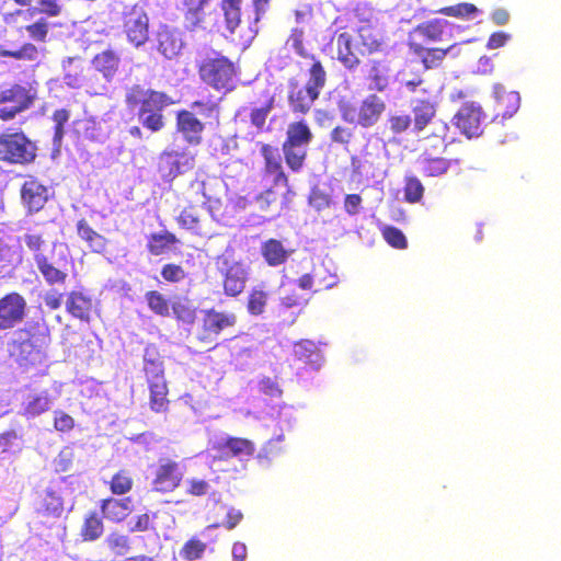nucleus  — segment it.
Returning a JSON list of instances; mask_svg holds the SVG:
<instances>
[{"label": "nucleus", "instance_id": "nucleus-27", "mask_svg": "<svg viewBox=\"0 0 561 561\" xmlns=\"http://www.w3.org/2000/svg\"><path fill=\"white\" fill-rule=\"evenodd\" d=\"M408 46L413 54L421 57L425 69L440 66L446 55L455 47V45H449L447 48H425L422 42L414 38L408 39Z\"/></svg>", "mask_w": 561, "mask_h": 561}, {"label": "nucleus", "instance_id": "nucleus-7", "mask_svg": "<svg viewBox=\"0 0 561 561\" xmlns=\"http://www.w3.org/2000/svg\"><path fill=\"white\" fill-rule=\"evenodd\" d=\"M123 32L127 41L135 47H140L149 39V18L139 4L126 8L122 14Z\"/></svg>", "mask_w": 561, "mask_h": 561}, {"label": "nucleus", "instance_id": "nucleus-14", "mask_svg": "<svg viewBox=\"0 0 561 561\" xmlns=\"http://www.w3.org/2000/svg\"><path fill=\"white\" fill-rule=\"evenodd\" d=\"M175 128L188 145L199 146L203 142L205 123H203L194 112L188 110L178 111Z\"/></svg>", "mask_w": 561, "mask_h": 561}, {"label": "nucleus", "instance_id": "nucleus-9", "mask_svg": "<svg viewBox=\"0 0 561 561\" xmlns=\"http://www.w3.org/2000/svg\"><path fill=\"white\" fill-rule=\"evenodd\" d=\"M195 167V154L188 150L165 149L159 156L158 170L168 181Z\"/></svg>", "mask_w": 561, "mask_h": 561}, {"label": "nucleus", "instance_id": "nucleus-12", "mask_svg": "<svg viewBox=\"0 0 561 561\" xmlns=\"http://www.w3.org/2000/svg\"><path fill=\"white\" fill-rule=\"evenodd\" d=\"M27 304L18 291H11L0 298V330H9L21 323L26 314Z\"/></svg>", "mask_w": 561, "mask_h": 561}, {"label": "nucleus", "instance_id": "nucleus-4", "mask_svg": "<svg viewBox=\"0 0 561 561\" xmlns=\"http://www.w3.org/2000/svg\"><path fill=\"white\" fill-rule=\"evenodd\" d=\"M199 79L208 87L224 94L237 87L238 68L236 64L218 51L203 58L197 65Z\"/></svg>", "mask_w": 561, "mask_h": 561}, {"label": "nucleus", "instance_id": "nucleus-41", "mask_svg": "<svg viewBox=\"0 0 561 561\" xmlns=\"http://www.w3.org/2000/svg\"><path fill=\"white\" fill-rule=\"evenodd\" d=\"M64 511V501L56 491L46 489L41 495L36 512L43 516L58 517Z\"/></svg>", "mask_w": 561, "mask_h": 561}, {"label": "nucleus", "instance_id": "nucleus-56", "mask_svg": "<svg viewBox=\"0 0 561 561\" xmlns=\"http://www.w3.org/2000/svg\"><path fill=\"white\" fill-rule=\"evenodd\" d=\"M70 118V111L67 108L55 110L51 119L54 122V137L53 141L55 145H60L65 136V125Z\"/></svg>", "mask_w": 561, "mask_h": 561}, {"label": "nucleus", "instance_id": "nucleus-61", "mask_svg": "<svg viewBox=\"0 0 561 561\" xmlns=\"http://www.w3.org/2000/svg\"><path fill=\"white\" fill-rule=\"evenodd\" d=\"M30 38L38 43H45L49 33V23L45 18H39L37 21L25 26Z\"/></svg>", "mask_w": 561, "mask_h": 561}, {"label": "nucleus", "instance_id": "nucleus-45", "mask_svg": "<svg viewBox=\"0 0 561 561\" xmlns=\"http://www.w3.org/2000/svg\"><path fill=\"white\" fill-rule=\"evenodd\" d=\"M51 398L47 391L28 394L23 402V415L35 417L50 409Z\"/></svg>", "mask_w": 561, "mask_h": 561}, {"label": "nucleus", "instance_id": "nucleus-32", "mask_svg": "<svg viewBox=\"0 0 561 561\" xmlns=\"http://www.w3.org/2000/svg\"><path fill=\"white\" fill-rule=\"evenodd\" d=\"M179 242L180 240L173 232L161 230L148 236L146 249L152 256H160L168 253Z\"/></svg>", "mask_w": 561, "mask_h": 561}, {"label": "nucleus", "instance_id": "nucleus-35", "mask_svg": "<svg viewBox=\"0 0 561 561\" xmlns=\"http://www.w3.org/2000/svg\"><path fill=\"white\" fill-rule=\"evenodd\" d=\"M494 94L496 99V116L503 119L512 117L519 108V94L515 91H506L501 87H495Z\"/></svg>", "mask_w": 561, "mask_h": 561}, {"label": "nucleus", "instance_id": "nucleus-60", "mask_svg": "<svg viewBox=\"0 0 561 561\" xmlns=\"http://www.w3.org/2000/svg\"><path fill=\"white\" fill-rule=\"evenodd\" d=\"M161 277L172 284L181 283L187 277V273L181 264L167 263L160 271Z\"/></svg>", "mask_w": 561, "mask_h": 561}, {"label": "nucleus", "instance_id": "nucleus-53", "mask_svg": "<svg viewBox=\"0 0 561 561\" xmlns=\"http://www.w3.org/2000/svg\"><path fill=\"white\" fill-rule=\"evenodd\" d=\"M105 543L108 550L114 556H125L130 550V539L128 536L119 534V533H111L106 539Z\"/></svg>", "mask_w": 561, "mask_h": 561}, {"label": "nucleus", "instance_id": "nucleus-8", "mask_svg": "<svg viewBox=\"0 0 561 561\" xmlns=\"http://www.w3.org/2000/svg\"><path fill=\"white\" fill-rule=\"evenodd\" d=\"M183 478L184 468L179 461L168 457L160 458L153 470L151 486L157 493H171L181 485Z\"/></svg>", "mask_w": 561, "mask_h": 561}, {"label": "nucleus", "instance_id": "nucleus-28", "mask_svg": "<svg viewBox=\"0 0 561 561\" xmlns=\"http://www.w3.org/2000/svg\"><path fill=\"white\" fill-rule=\"evenodd\" d=\"M449 23L446 20L433 19L420 23L410 33L409 38L422 39L423 42H440L444 39Z\"/></svg>", "mask_w": 561, "mask_h": 561}, {"label": "nucleus", "instance_id": "nucleus-37", "mask_svg": "<svg viewBox=\"0 0 561 561\" xmlns=\"http://www.w3.org/2000/svg\"><path fill=\"white\" fill-rule=\"evenodd\" d=\"M261 254L268 266H279L284 264L290 252L285 249L282 241L271 238L261 244Z\"/></svg>", "mask_w": 561, "mask_h": 561}, {"label": "nucleus", "instance_id": "nucleus-6", "mask_svg": "<svg viewBox=\"0 0 561 561\" xmlns=\"http://www.w3.org/2000/svg\"><path fill=\"white\" fill-rule=\"evenodd\" d=\"M386 102L375 93L366 95L358 104H340L341 117L344 122L359 126L362 128H371L375 126L386 112Z\"/></svg>", "mask_w": 561, "mask_h": 561}, {"label": "nucleus", "instance_id": "nucleus-64", "mask_svg": "<svg viewBox=\"0 0 561 561\" xmlns=\"http://www.w3.org/2000/svg\"><path fill=\"white\" fill-rule=\"evenodd\" d=\"M388 123L392 134L398 135L407 131L410 128L412 118L408 114H394L389 116Z\"/></svg>", "mask_w": 561, "mask_h": 561}, {"label": "nucleus", "instance_id": "nucleus-38", "mask_svg": "<svg viewBox=\"0 0 561 561\" xmlns=\"http://www.w3.org/2000/svg\"><path fill=\"white\" fill-rule=\"evenodd\" d=\"M34 261L36 263L37 270L48 285H64L66 283L68 274L65 271L54 266L45 254H34Z\"/></svg>", "mask_w": 561, "mask_h": 561}, {"label": "nucleus", "instance_id": "nucleus-39", "mask_svg": "<svg viewBox=\"0 0 561 561\" xmlns=\"http://www.w3.org/2000/svg\"><path fill=\"white\" fill-rule=\"evenodd\" d=\"M313 140V133L305 119L294 121L287 125L284 141L289 145L308 147Z\"/></svg>", "mask_w": 561, "mask_h": 561}, {"label": "nucleus", "instance_id": "nucleus-30", "mask_svg": "<svg viewBox=\"0 0 561 561\" xmlns=\"http://www.w3.org/2000/svg\"><path fill=\"white\" fill-rule=\"evenodd\" d=\"M436 103L430 99H420L412 107L413 114V130L415 133H422L427 126L432 127V123L435 122L436 116Z\"/></svg>", "mask_w": 561, "mask_h": 561}, {"label": "nucleus", "instance_id": "nucleus-49", "mask_svg": "<svg viewBox=\"0 0 561 561\" xmlns=\"http://www.w3.org/2000/svg\"><path fill=\"white\" fill-rule=\"evenodd\" d=\"M268 291L263 286L253 287L249 291L247 299V310L251 316H261L264 313L268 302Z\"/></svg>", "mask_w": 561, "mask_h": 561}, {"label": "nucleus", "instance_id": "nucleus-3", "mask_svg": "<svg viewBox=\"0 0 561 561\" xmlns=\"http://www.w3.org/2000/svg\"><path fill=\"white\" fill-rule=\"evenodd\" d=\"M311 61L308 70L309 78L305 84H301L296 78L288 80L287 102L294 114H308L327 83V71L322 62L313 57H311Z\"/></svg>", "mask_w": 561, "mask_h": 561}, {"label": "nucleus", "instance_id": "nucleus-19", "mask_svg": "<svg viewBox=\"0 0 561 561\" xmlns=\"http://www.w3.org/2000/svg\"><path fill=\"white\" fill-rule=\"evenodd\" d=\"M337 60L348 70H354L360 65L363 50L357 47L356 39L347 32H342L336 37Z\"/></svg>", "mask_w": 561, "mask_h": 561}, {"label": "nucleus", "instance_id": "nucleus-33", "mask_svg": "<svg viewBox=\"0 0 561 561\" xmlns=\"http://www.w3.org/2000/svg\"><path fill=\"white\" fill-rule=\"evenodd\" d=\"M121 65L119 56L113 49H105L96 54L92 59V66L107 81H112L118 72Z\"/></svg>", "mask_w": 561, "mask_h": 561}, {"label": "nucleus", "instance_id": "nucleus-54", "mask_svg": "<svg viewBox=\"0 0 561 561\" xmlns=\"http://www.w3.org/2000/svg\"><path fill=\"white\" fill-rule=\"evenodd\" d=\"M157 518V513H142L136 515L131 518L128 524L129 533H146L150 530H154V519Z\"/></svg>", "mask_w": 561, "mask_h": 561}, {"label": "nucleus", "instance_id": "nucleus-43", "mask_svg": "<svg viewBox=\"0 0 561 561\" xmlns=\"http://www.w3.org/2000/svg\"><path fill=\"white\" fill-rule=\"evenodd\" d=\"M77 232L88 243L92 252L103 253L105 251L107 240L98 233L85 219H80L77 222Z\"/></svg>", "mask_w": 561, "mask_h": 561}, {"label": "nucleus", "instance_id": "nucleus-29", "mask_svg": "<svg viewBox=\"0 0 561 561\" xmlns=\"http://www.w3.org/2000/svg\"><path fill=\"white\" fill-rule=\"evenodd\" d=\"M36 100L37 87L33 83L26 85L15 83L0 91V105L5 103H14V105H21V103L34 104Z\"/></svg>", "mask_w": 561, "mask_h": 561}, {"label": "nucleus", "instance_id": "nucleus-44", "mask_svg": "<svg viewBox=\"0 0 561 561\" xmlns=\"http://www.w3.org/2000/svg\"><path fill=\"white\" fill-rule=\"evenodd\" d=\"M149 408L154 413L169 412L170 400L168 382L149 385Z\"/></svg>", "mask_w": 561, "mask_h": 561}, {"label": "nucleus", "instance_id": "nucleus-34", "mask_svg": "<svg viewBox=\"0 0 561 561\" xmlns=\"http://www.w3.org/2000/svg\"><path fill=\"white\" fill-rule=\"evenodd\" d=\"M183 47L182 39L174 31L163 27L157 33V49L168 59L180 55Z\"/></svg>", "mask_w": 561, "mask_h": 561}, {"label": "nucleus", "instance_id": "nucleus-63", "mask_svg": "<svg viewBox=\"0 0 561 561\" xmlns=\"http://www.w3.org/2000/svg\"><path fill=\"white\" fill-rule=\"evenodd\" d=\"M210 484L207 480L201 478H190L186 480L185 493L191 496H204L209 492Z\"/></svg>", "mask_w": 561, "mask_h": 561}, {"label": "nucleus", "instance_id": "nucleus-62", "mask_svg": "<svg viewBox=\"0 0 561 561\" xmlns=\"http://www.w3.org/2000/svg\"><path fill=\"white\" fill-rule=\"evenodd\" d=\"M37 47L32 43H25L16 50H3L1 53V56L3 57L27 60H34L37 57Z\"/></svg>", "mask_w": 561, "mask_h": 561}, {"label": "nucleus", "instance_id": "nucleus-50", "mask_svg": "<svg viewBox=\"0 0 561 561\" xmlns=\"http://www.w3.org/2000/svg\"><path fill=\"white\" fill-rule=\"evenodd\" d=\"M149 309L160 317L170 316V304L163 294L158 290H149L145 294Z\"/></svg>", "mask_w": 561, "mask_h": 561}, {"label": "nucleus", "instance_id": "nucleus-11", "mask_svg": "<svg viewBox=\"0 0 561 561\" xmlns=\"http://www.w3.org/2000/svg\"><path fill=\"white\" fill-rule=\"evenodd\" d=\"M236 323L234 313L208 309L204 312L197 340L205 344H213L224 330L234 327Z\"/></svg>", "mask_w": 561, "mask_h": 561}, {"label": "nucleus", "instance_id": "nucleus-58", "mask_svg": "<svg viewBox=\"0 0 561 561\" xmlns=\"http://www.w3.org/2000/svg\"><path fill=\"white\" fill-rule=\"evenodd\" d=\"M381 236L386 242L394 249L403 250L408 247L404 233L397 227L383 226L381 228Z\"/></svg>", "mask_w": 561, "mask_h": 561}, {"label": "nucleus", "instance_id": "nucleus-31", "mask_svg": "<svg viewBox=\"0 0 561 561\" xmlns=\"http://www.w3.org/2000/svg\"><path fill=\"white\" fill-rule=\"evenodd\" d=\"M440 152H421L419 163L425 176H440L445 174L457 160L446 159L438 156Z\"/></svg>", "mask_w": 561, "mask_h": 561}, {"label": "nucleus", "instance_id": "nucleus-15", "mask_svg": "<svg viewBox=\"0 0 561 561\" xmlns=\"http://www.w3.org/2000/svg\"><path fill=\"white\" fill-rule=\"evenodd\" d=\"M213 449L222 460L231 458L251 457L255 453V445L252 440L243 437H227L220 442H216Z\"/></svg>", "mask_w": 561, "mask_h": 561}, {"label": "nucleus", "instance_id": "nucleus-47", "mask_svg": "<svg viewBox=\"0 0 561 561\" xmlns=\"http://www.w3.org/2000/svg\"><path fill=\"white\" fill-rule=\"evenodd\" d=\"M104 533V524L102 517L95 511L89 512L84 518L80 529V536L83 541H95Z\"/></svg>", "mask_w": 561, "mask_h": 561}, {"label": "nucleus", "instance_id": "nucleus-16", "mask_svg": "<svg viewBox=\"0 0 561 561\" xmlns=\"http://www.w3.org/2000/svg\"><path fill=\"white\" fill-rule=\"evenodd\" d=\"M449 133L450 127L447 122L443 119L433 122L430 133L421 138L422 152H444L453 142Z\"/></svg>", "mask_w": 561, "mask_h": 561}, {"label": "nucleus", "instance_id": "nucleus-52", "mask_svg": "<svg viewBox=\"0 0 561 561\" xmlns=\"http://www.w3.org/2000/svg\"><path fill=\"white\" fill-rule=\"evenodd\" d=\"M206 543L196 537L190 538L181 548L180 556L185 561H195L203 557Z\"/></svg>", "mask_w": 561, "mask_h": 561}, {"label": "nucleus", "instance_id": "nucleus-21", "mask_svg": "<svg viewBox=\"0 0 561 561\" xmlns=\"http://www.w3.org/2000/svg\"><path fill=\"white\" fill-rule=\"evenodd\" d=\"M142 371L147 386L167 382L163 359L158 348L152 344L145 348Z\"/></svg>", "mask_w": 561, "mask_h": 561}, {"label": "nucleus", "instance_id": "nucleus-55", "mask_svg": "<svg viewBox=\"0 0 561 561\" xmlns=\"http://www.w3.org/2000/svg\"><path fill=\"white\" fill-rule=\"evenodd\" d=\"M61 11L62 7L58 0H38V5L30 8L27 13L30 16L42 14L47 18H57L61 14Z\"/></svg>", "mask_w": 561, "mask_h": 561}, {"label": "nucleus", "instance_id": "nucleus-17", "mask_svg": "<svg viewBox=\"0 0 561 561\" xmlns=\"http://www.w3.org/2000/svg\"><path fill=\"white\" fill-rule=\"evenodd\" d=\"M275 106V98L268 91L264 95V100L260 105L244 106L236 113V119L241 113L247 112L250 125L255 128L256 134H262L268 130L267 118Z\"/></svg>", "mask_w": 561, "mask_h": 561}, {"label": "nucleus", "instance_id": "nucleus-51", "mask_svg": "<svg viewBox=\"0 0 561 561\" xmlns=\"http://www.w3.org/2000/svg\"><path fill=\"white\" fill-rule=\"evenodd\" d=\"M174 318L185 324H192L196 318V309L186 299H178L171 304Z\"/></svg>", "mask_w": 561, "mask_h": 561}, {"label": "nucleus", "instance_id": "nucleus-24", "mask_svg": "<svg viewBox=\"0 0 561 561\" xmlns=\"http://www.w3.org/2000/svg\"><path fill=\"white\" fill-rule=\"evenodd\" d=\"M364 79L368 90L383 92L390 81V68L388 62L380 59L370 60L364 71Z\"/></svg>", "mask_w": 561, "mask_h": 561}, {"label": "nucleus", "instance_id": "nucleus-26", "mask_svg": "<svg viewBox=\"0 0 561 561\" xmlns=\"http://www.w3.org/2000/svg\"><path fill=\"white\" fill-rule=\"evenodd\" d=\"M100 510L105 519L114 524H121L131 513L130 497H106L100 501Z\"/></svg>", "mask_w": 561, "mask_h": 561}, {"label": "nucleus", "instance_id": "nucleus-18", "mask_svg": "<svg viewBox=\"0 0 561 561\" xmlns=\"http://www.w3.org/2000/svg\"><path fill=\"white\" fill-rule=\"evenodd\" d=\"M21 199L30 214L38 213L48 201V188L37 179L31 178L21 186Z\"/></svg>", "mask_w": 561, "mask_h": 561}, {"label": "nucleus", "instance_id": "nucleus-59", "mask_svg": "<svg viewBox=\"0 0 561 561\" xmlns=\"http://www.w3.org/2000/svg\"><path fill=\"white\" fill-rule=\"evenodd\" d=\"M201 216L194 206L185 207L176 217L178 225L186 230H194L198 227Z\"/></svg>", "mask_w": 561, "mask_h": 561}, {"label": "nucleus", "instance_id": "nucleus-25", "mask_svg": "<svg viewBox=\"0 0 561 561\" xmlns=\"http://www.w3.org/2000/svg\"><path fill=\"white\" fill-rule=\"evenodd\" d=\"M248 280V271L241 262H233L222 274L224 291L229 297L240 295Z\"/></svg>", "mask_w": 561, "mask_h": 561}, {"label": "nucleus", "instance_id": "nucleus-10", "mask_svg": "<svg viewBox=\"0 0 561 561\" xmlns=\"http://www.w3.org/2000/svg\"><path fill=\"white\" fill-rule=\"evenodd\" d=\"M485 114L480 104L467 102L460 106L453 117V123L467 138L480 137L483 133Z\"/></svg>", "mask_w": 561, "mask_h": 561}, {"label": "nucleus", "instance_id": "nucleus-13", "mask_svg": "<svg viewBox=\"0 0 561 561\" xmlns=\"http://www.w3.org/2000/svg\"><path fill=\"white\" fill-rule=\"evenodd\" d=\"M260 153L263 158V174L272 178L274 186L282 184L288 187L289 179L284 170L278 148L271 144L260 142Z\"/></svg>", "mask_w": 561, "mask_h": 561}, {"label": "nucleus", "instance_id": "nucleus-23", "mask_svg": "<svg viewBox=\"0 0 561 561\" xmlns=\"http://www.w3.org/2000/svg\"><path fill=\"white\" fill-rule=\"evenodd\" d=\"M293 360L309 367L311 369H319L323 363V356L318 345L311 340H300L294 344Z\"/></svg>", "mask_w": 561, "mask_h": 561}, {"label": "nucleus", "instance_id": "nucleus-57", "mask_svg": "<svg viewBox=\"0 0 561 561\" xmlns=\"http://www.w3.org/2000/svg\"><path fill=\"white\" fill-rule=\"evenodd\" d=\"M403 193L404 199L414 204L422 199L424 186L416 176H408L404 182Z\"/></svg>", "mask_w": 561, "mask_h": 561}, {"label": "nucleus", "instance_id": "nucleus-5", "mask_svg": "<svg viewBox=\"0 0 561 561\" xmlns=\"http://www.w3.org/2000/svg\"><path fill=\"white\" fill-rule=\"evenodd\" d=\"M36 157L37 146L23 130L0 133V162L9 165H28Z\"/></svg>", "mask_w": 561, "mask_h": 561}, {"label": "nucleus", "instance_id": "nucleus-22", "mask_svg": "<svg viewBox=\"0 0 561 561\" xmlns=\"http://www.w3.org/2000/svg\"><path fill=\"white\" fill-rule=\"evenodd\" d=\"M94 304L91 296L82 290H71L67 295L66 311L73 318L89 323L92 320Z\"/></svg>", "mask_w": 561, "mask_h": 561}, {"label": "nucleus", "instance_id": "nucleus-40", "mask_svg": "<svg viewBox=\"0 0 561 561\" xmlns=\"http://www.w3.org/2000/svg\"><path fill=\"white\" fill-rule=\"evenodd\" d=\"M282 151L285 163L291 172L298 173L304 169L308 157V147L289 145L288 141H283Z\"/></svg>", "mask_w": 561, "mask_h": 561}, {"label": "nucleus", "instance_id": "nucleus-2", "mask_svg": "<svg viewBox=\"0 0 561 561\" xmlns=\"http://www.w3.org/2000/svg\"><path fill=\"white\" fill-rule=\"evenodd\" d=\"M18 333L19 336L10 343V356L25 369L43 364L50 343L48 328L34 324Z\"/></svg>", "mask_w": 561, "mask_h": 561}, {"label": "nucleus", "instance_id": "nucleus-48", "mask_svg": "<svg viewBox=\"0 0 561 561\" xmlns=\"http://www.w3.org/2000/svg\"><path fill=\"white\" fill-rule=\"evenodd\" d=\"M134 488V478L129 470L119 469L108 481V489L114 495H125Z\"/></svg>", "mask_w": 561, "mask_h": 561}, {"label": "nucleus", "instance_id": "nucleus-1", "mask_svg": "<svg viewBox=\"0 0 561 561\" xmlns=\"http://www.w3.org/2000/svg\"><path fill=\"white\" fill-rule=\"evenodd\" d=\"M125 104L131 111H137L141 126L151 133H159L165 127L164 108L175 104L165 92L145 89L134 84L125 93Z\"/></svg>", "mask_w": 561, "mask_h": 561}, {"label": "nucleus", "instance_id": "nucleus-20", "mask_svg": "<svg viewBox=\"0 0 561 561\" xmlns=\"http://www.w3.org/2000/svg\"><path fill=\"white\" fill-rule=\"evenodd\" d=\"M211 0H180L178 10L181 12L185 27L195 31L203 27L206 19V8Z\"/></svg>", "mask_w": 561, "mask_h": 561}, {"label": "nucleus", "instance_id": "nucleus-46", "mask_svg": "<svg viewBox=\"0 0 561 561\" xmlns=\"http://www.w3.org/2000/svg\"><path fill=\"white\" fill-rule=\"evenodd\" d=\"M190 111L194 112L195 115H199L205 119H214L219 122L220 117V99L208 96L206 99H198L190 104Z\"/></svg>", "mask_w": 561, "mask_h": 561}, {"label": "nucleus", "instance_id": "nucleus-36", "mask_svg": "<svg viewBox=\"0 0 561 561\" xmlns=\"http://www.w3.org/2000/svg\"><path fill=\"white\" fill-rule=\"evenodd\" d=\"M276 186H271L264 191H262L256 197L255 202L260 209L262 210H277L280 211L284 208L288 207L289 199L288 193H290L289 186L287 187L286 193L279 195L276 190Z\"/></svg>", "mask_w": 561, "mask_h": 561}, {"label": "nucleus", "instance_id": "nucleus-42", "mask_svg": "<svg viewBox=\"0 0 561 561\" xmlns=\"http://www.w3.org/2000/svg\"><path fill=\"white\" fill-rule=\"evenodd\" d=\"M357 47L364 55H371L382 49L383 43L371 26L365 25L357 30L355 37Z\"/></svg>", "mask_w": 561, "mask_h": 561}]
</instances>
